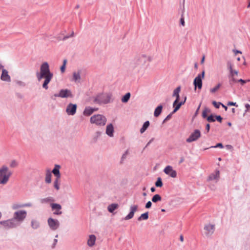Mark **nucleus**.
<instances>
[{"label":"nucleus","instance_id":"obj_1","mask_svg":"<svg viewBox=\"0 0 250 250\" xmlns=\"http://www.w3.org/2000/svg\"><path fill=\"white\" fill-rule=\"evenodd\" d=\"M152 61L150 55L142 54L134 57L130 63V68L139 74H145L148 70L149 64Z\"/></svg>","mask_w":250,"mask_h":250},{"label":"nucleus","instance_id":"obj_2","mask_svg":"<svg viewBox=\"0 0 250 250\" xmlns=\"http://www.w3.org/2000/svg\"><path fill=\"white\" fill-rule=\"evenodd\" d=\"M12 171L7 167L3 166L0 168V184H6L12 175Z\"/></svg>","mask_w":250,"mask_h":250},{"label":"nucleus","instance_id":"obj_3","mask_svg":"<svg viewBox=\"0 0 250 250\" xmlns=\"http://www.w3.org/2000/svg\"><path fill=\"white\" fill-rule=\"evenodd\" d=\"M50 75H53V74L50 71L48 63L47 62H44L41 66L40 72L36 73L37 79L40 81L43 77Z\"/></svg>","mask_w":250,"mask_h":250},{"label":"nucleus","instance_id":"obj_4","mask_svg":"<svg viewBox=\"0 0 250 250\" xmlns=\"http://www.w3.org/2000/svg\"><path fill=\"white\" fill-rule=\"evenodd\" d=\"M111 95L109 93H100L93 98L94 103L106 104L110 102Z\"/></svg>","mask_w":250,"mask_h":250},{"label":"nucleus","instance_id":"obj_5","mask_svg":"<svg viewBox=\"0 0 250 250\" xmlns=\"http://www.w3.org/2000/svg\"><path fill=\"white\" fill-rule=\"evenodd\" d=\"M90 122L98 126H104L106 122V118L103 115L96 114L90 118Z\"/></svg>","mask_w":250,"mask_h":250},{"label":"nucleus","instance_id":"obj_6","mask_svg":"<svg viewBox=\"0 0 250 250\" xmlns=\"http://www.w3.org/2000/svg\"><path fill=\"white\" fill-rule=\"evenodd\" d=\"M27 212L24 210L16 211L14 213L13 219L16 221V224L19 226L26 218Z\"/></svg>","mask_w":250,"mask_h":250},{"label":"nucleus","instance_id":"obj_7","mask_svg":"<svg viewBox=\"0 0 250 250\" xmlns=\"http://www.w3.org/2000/svg\"><path fill=\"white\" fill-rule=\"evenodd\" d=\"M0 224L2 225L6 229L15 228L18 226L16 224V221L13 218L6 221H0Z\"/></svg>","mask_w":250,"mask_h":250},{"label":"nucleus","instance_id":"obj_8","mask_svg":"<svg viewBox=\"0 0 250 250\" xmlns=\"http://www.w3.org/2000/svg\"><path fill=\"white\" fill-rule=\"evenodd\" d=\"M201 136V133L199 130L196 129L192 133L189 137L187 139L186 141L188 143H191L192 142L197 140Z\"/></svg>","mask_w":250,"mask_h":250},{"label":"nucleus","instance_id":"obj_9","mask_svg":"<svg viewBox=\"0 0 250 250\" xmlns=\"http://www.w3.org/2000/svg\"><path fill=\"white\" fill-rule=\"evenodd\" d=\"M77 108L76 104L70 103L66 108V112L68 115H74L76 112Z\"/></svg>","mask_w":250,"mask_h":250},{"label":"nucleus","instance_id":"obj_10","mask_svg":"<svg viewBox=\"0 0 250 250\" xmlns=\"http://www.w3.org/2000/svg\"><path fill=\"white\" fill-rule=\"evenodd\" d=\"M47 222L49 227L52 230L57 229L60 226V223L57 219L49 218H48Z\"/></svg>","mask_w":250,"mask_h":250},{"label":"nucleus","instance_id":"obj_11","mask_svg":"<svg viewBox=\"0 0 250 250\" xmlns=\"http://www.w3.org/2000/svg\"><path fill=\"white\" fill-rule=\"evenodd\" d=\"M204 229L206 236H210L214 233L215 226L210 224L206 225L204 226Z\"/></svg>","mask_w":250,"mask_h":250},{"label":"nucleus","instance_id":"obj_12","mask_svg":"<svg viewBox=\"0 0 250 250\" xmlns=\"http://www.w3.org/2000/svg\"><path fill=\"white\" fill-rule=\"evenodd\" d=\"M138 208V206L137 205H131L130 207V212L125 217V220H128L132 218L135 212L137 211Z\"/></svg>","mask_w":250,"mask_h":250},{"label":"nucleus","instance_id":"obj_13","mask_svg":"<svg viewBox=\"0 0 250 250\" xmlns=\"http://www.w3.org/2000/svg\"><path fill=\"white\" fill-rule=\"evenodd\" d=\"M164 171L166 174L170 176L172 178L176 177L177 172L175 170L173 169L172 167L170 166H167L165 168Z\"/></svg>","mask_w":250,"mask_h":250},{"label":"nucleus","instance_id":"obj_14","mask_svg":"<svg viewBox=\"0 0 250 250\" xmlns=\"http://www.w3.org/2000/svg\"><path fill=\"white\" fill-rule=\"evenodd\" d=\"M52 210H55L53 212L54 214L55 215H61L62 214V211L61 210L62 209V206L61 205L57 203H51L50 204Z\"/></svg>","mask_w":250,"mask_h":250},{"label":"nucleus","instance_id":"obj_15","mask_svg":"<svg viewBox=\"0 0 250 250\" xmlns=\"http://www.w3.org/2000/svg\"><path fill=\"white\" fill-rule=\"evenodd\" d=\"M59 97L62 98L68 97L72 98L73 95L70 90L67 89H62L59 92Z\"/></svg>","mask_w":250,"mask_h":250},{"label":"nucleus","instance_id":"obj_16","mask_svg":"<svg viewBox=\"0 0 250 250\" xmlns=\"http://www.w3.org/2000/svg\"><path fill=\"white\" fill-rule=\"evenodd\" d=\"M0 79L2 81L6 82H11V77L9 75L7 70L5 69H2V73L0 76Z\"/></svg>","mask_w":250,"mask_h":250},{"label":"nucleus","instance_id":"obj_17","mask_svg":"<svg viewBox=\"0 0 250 250\" xmlns=\"http://www.w3.org/2000/svg\"><path fill=\"white\" fill-rule=\"evenodd\" d=\"M193 84L195 86V89L197 87L201 89L202 87V81L201 79V75H198L194 79Z\"/></svg>","mask_w":250,"mask_h":250},{"label":"nucleus","instance_id":"obj_18","mask_svg":"<svg viewBox=\"0 0 250 250\" xmlns=\"http://www.w3.org/2000/svg\"><path fill=\"white\" fill-rule=\"evenodd\" d=\"M181 90V87L179 86L177 87L176 89L174 90L172 96L176 97V100L174 102L173 104V106H175V105L178 103L180 100V96H179V92Z\"/></svg>","mask_w":250,"mask_h":250},{"label":"nucleus","instance_id":"obj_19","mask_svg":"<svg viewBox=\"0 0 250 250\" xmlns=\"http://www.w3.org/2000/svg\"><path fill=\"white\" fill-rule=\"evenodd\" d=\"M98 109V108H92L90 106H88L85 107L83 114L85 116H88L91 115L94 111H97Z\"/></svg>","mask_w":250,"mask_h":250},{"label":"nucleus","instance_id":"obj_20","mask_svg":"<svg viewBox=\"0 0 250 250\" xmlns=\"http://www.w3.org/2000/svg\"><path fill=\"white\" fill-rule=\"evenodd\" d=\"M53 75L46 76L43 77L44 78V81L42 84V87L45 89H47L48 88V84L50 83L51 80L53 78Z\"/></svg>","mask_w":250,"mask_h":250},{"label":"nucleus","instance_id":"obj_21","mask_svg":"<svg viewBox=\"0 0 250 250\" xmlns=\"http://www.w3.org/2000/svg\"><path fill=\"white\" fill-rule=\"evenodd\" d=\"M96 240V237L94 235H89L87 242V245L90 247L94 246L95 244Z\"/></svg>","mask_w":250,"mask_h":250},{"label":"nucleus","instance_id":"obj_22","mask_svg":"<svg viewBox=\"0 0 250 250\" xmlns=\"http://www.w3.org/2000/svg\"><path fill=\"white\" fill-rule=\"evenodd\" d=\"M114 127L111 124L108 125L106 126V133L110 137H112L113 135Z\"/></svg>","mask_w":250,"mask_h":250},{"label":"nucleus","instance_id":"obj_23","mask_svg":"<svg viewBox=\"0 0 250 250\" xmlns=\"http://www.w3.org/2000/svg\"><path fill=\"white\" fill-rule=\"evenodd\" d=\"M81 71H75L73 73V81L75 82H80L81 80Z\"/></svg>","mask_w":250,"mask_h":250},{"label":"nucleus","instance_id":"obj_24","mask_svg":"<svg viewBox=\"0 0 250 250\" xmlns=\"http://www.w3.org/2000/svg\"><path fill=\"white\" fill-rule=\"evenodd\" d=\"M60 168V166L59 165H55V167L52 170L53 173L54 174L55 176H56V178L60 179L61 177V174L60 173L59 169Z\"/></svg>","mask_w":250,"mask_h":250},{"label":"nucleus","instance_id":"obj_25","mask_svg":"<svg viewBox=\"0 0 250 250\" xmlns=\"http://www.w3.org/2000/svg\"><path fill=\"white\" fill-rule=\"evenodd\" d=\"M119 205L118 204H111L107 207V210L109 212L112 213L115 209H117Z\"/></svg>","mask_w":250,"mask_h":250},{"label":"nucleus","instance_id":"obj_26","mask_svg":"<svg viewBox=\"0 0 250 250\" xmlns=\"http://www.w3.org/2000/svg\"><path fill=\"white\" fill-rule=\"evenodd\" d=\"M220 177V172L219 170H216L215 173H212L209 175L208 179L209 180H218Z\"/></svg>","mask_w":250,"mask_h":250},{"label":"nucleus","instance_id":"obj_27","mask_svg":"<svg viewBox=\"0 0 250 250\" xmlns=\"http://www.w3.org/2000/svg\"><path fill=\"white\" fill-rule=\"evenodd\" d=\"M51 173L49 169H47L46 170V175H45V182L46 183H50L51 182Z\"/></svg>","mask_w":250,"mask_h":250},{"label":"nucleus","instance_id":"obj_28","mask_svg":"<svg viewBox=\"0 0 250 250\" xmlns=\"http://www.w3.org/2000/svg\"><path fill=\"white\" fill-rule=\"evenodd\" d=\"M163 109V106L161 105H160L157 107V108L155 109L154 112V115L155 117H158L161 113L162 110Z\"/></svg>","mask_w":250,"mask_h":250},{"label":"nucleus","instance_id":"obj_29","mask_svg":"<svg viewBox=\"0 0 250 250\" xmlns=\"http://www.w3.org/2000/svg\"><path fill=\"white\" fill-rule=\"evenodd\" d=\"M54 201V199L52 197H48L41 200V202L42 203H47L50 202H53Z\"/></svg>","mask_w":250,"mask_h":250},{"label":"nucleus","instance_id":"obj_30","mask_svg":"<svg viewBox=\"0 0 250 250\" xmlns=\"http://www.w3.org/2000/svg\"><path fill=\"white\" fill-rule=\"evenodd\" d=\"M186 100V97H185V100L184 102H181L180 103L178 102V103L175 105V106H174V109L172 111V113L176 112L180 108V106L184 104Z\"/></svg>","mask_w":250,"mask_h":250},{"label":"nucleus","instance_id":"obj_31","mask_svg":"<svg viewBox=\"0 0 250 250\" xmlns=\"http://www.w3.org/2000/svg\"><path fill=\"white\" fill-rule=\"evenodd\" d=\"M149 121H146V122H145L142 127L140 129V132L141 133H144L146 130V129L147 128V127L149 126Z\"/></svg>","mask_w":250,"mask_h":250},{"label":"nucleus","instance_id":"obj_32","mask_svg":"<svg viewBox=\"0 0 250 250\" xmlns=\"http://www.w3.org/2000/svg\"><path fill=\"white\" fill-rule=\"evenodd\" d=\"M148 218V212H146L144 213H143L141 215V216L138 218V220L140 221L142 220H147Z\"/></svg>","mask_w":250,"mask_h":250},{"label":"nucleus","instance_id":"obj_33","mask_svg":"<svg viewBox=\"0 0 250 250\" xmlns=\"http://www.w3.org/2000/svg\"><path fill=\"white\" fill-rule=\"evenodd\" d=\"M162 198L159 194H155L152 198V201L153 203H156L158 201H161Z\"/></svg>","mask_w":250,"mask_h":250},{"label":"nucleus","instance_id":"obj_34","mask_svg":"<svg viewBox=\"0 0 250 250\" xmlns=\"http://www.w3.org/2000/svg\"><path fill=\"white\" fill-rule=\"evenodd\" d=\"M130 97V93H126L122 98V102L123 103H126L129 100V98Z\"/></svg>","mask_w":250,"mask_h":250},{"label":"nucleus","instance_id":"obj_35","mask_svg":"<svg viewBox=\"0 0 250 250\" xmlns=\"http://www.w3.org/2000/svg\"><path fill=\"white\" fill-rule=\"evenodd\" d=\"M229 83L231 85H232L235 83L238 82V80L236 79L234 76H229Z\"/></svg>","mask_w":250,"mask_h":250},{"label":"nucleus","instance_id":"obj_36","mask_svg":"<svg viewBox=\"0 0 250 250\" xmlns=\"http://www.w3.org/2000/svg\"><path fill=\"white\" fill-rule=\"evenodd\" d=\"M39 223L36 221L33 220L31 222V226L33 229H36L39 227Z\"/></svg>","mask_w":250,"mask_h":250},{"label":"nucleus","instance_id":"obj_37","mask_svg":"<svg viewBox=\"0 0 250 250\" xmlns=\"http://www.w3.org/2000/svg\"><path fill=\"white\" fill-rule=\"evenodd\" d=\"M155 186L157 187H162L163 186V183L160 177L157 178V181L155 182Z\"/></svg>","mask_w":250,"mask_h":250},{"label":"nucleus","instance_id":"obj_38","mask_svg":"<svg viewBox=\"0 0 250 250\" xmlns=\"http://www.w3.org/2000/svg\"><path fill=\"white\" fill-rule=\"evenodd\" d=\"M67 63V60L66 59L63 60V64L60 68L61 71L62 73H64L65 70L66 64Z\"/></svg>","mask_w":250,"mask_h":250},{"label":"nucleus","instance_id":"obj_39","mask_svg":"<svg viewBox=\"0 0 250 250\" xmlns=\"http://www.w3.org/2000/svg\"><path fill=\"white\" fill-rule=\"evenodd\" d=\"M221 85V83H218L216 86L210 89V92L212 93H215L216 91H217L219 89Z\"/></svg>","mask_w":250,"mask_h":250},{"label":"nucleus","instance_id":"obj_40","mask_svg":"<svg viewBox=\"0 0 250 250\" xmlns=\"http://www.w3.org/2000/svg\"><path fill=\"white\" fill-rule=\"evenodd\" d=\"M54 187L57 190H59L60 189L59 179H56L54 182Z\"/></svg>","mask_w":250,"mask_h":250},{"label":"nucleus","instance_id":"obj_41","mask_svg":"<svg viewBox=\"0 0 250 250\" xmlns=\"http://www.w3.org/2000/svg\"><path fill=\"white\" fill-rule=\"evenodd\" d=\"M12 208L13 209H17L18 208H23V206L22 204H15L13 205Z\"/></svg>","mask_w":250,"mask_h":250},{"label":"nucleus","instance_id":"obj_42","mask_svg":"<svg viewBox=\"0 0 250 250\" xmlns=\"http://www.w3.org/2000/svg\"><path fill=\"white\" fill-rule=\"evenodd\" d=\"M207 120L209 122H213L215 121V117L212 115H211L208 117Z\"/></svg>","mask_w":250,"mask_h":250},{"label":"nucleus","instance_id":"obj_43","mask_svg":"<svg viewBox=\"0 0 250 250\" xmlns=\"http://www.w3.org/2000/svg\"><path fill=\"white\" fill-rule=\"evenodd\" d=\"M209 112V110L208 108H205L202 112V116L203 118H206L207 117V114L208 112Z\"/></svg>","mask_w":250,"mask_h":250},{"label":"nucleus","instance_id":"obj_44","mask_svg":"<svg viewBox=\"0 0 250 250\" xmlns=\"http://www.w3.org/2000/svg\"><path fill=\"white\" fill-rule=\"evenodd\" d=\"M246 109L245 111L244 114L247 112H250V104H246L245 105Z\"/></svg>","mask_w":250,"mask_h":250},{"label":"nucleus","instance_id":"obj_45","mask_svg":"<svg viewBox=\"0 0 250 250\" xmlns=\"http://www.w3.org/2000/svg\"><path fill=\"white\" fill-rule=\"evenodd\" d=\"M10 166L12 167H16L18 166V163L16 161L13 160L11 162Z\"/></svg>","mask_w":250,"mask_h":250},{"label":"nucleus","instance_id":"obj_46","mask_svg":"<svg viewBox=\"0 0 250 250\" xmlns=\"http://www.w3.org/2000/svg\"><path fill=\"white\" fill-rule=\"evenodd\" d=\"M238 72L236 70H232L230 72V76H235V75H238Z\"/></svg>","mask_w":250,"mask_h":250},{"label":"nucleus","instance_id":"obj_47","mask_svg":"<svg viewBox=\"0 0 250 250\" xmlns=\"http://www.w3.org/2000/svg\"><path fill=\"white\" fill-rule=\"evenodd\" d=\"M216 147H220V148H223V146L222 143H218L215 146H211L209 148H216Z\"/></svg>","mask_w":250,"mask_h":250},{"label":"nucleus","instance_id":"obj_48","mask_svg":"<svg viewBox=\"0 0 250 250\" xmlns=\"http://www.w3.org/2000/svg\"><path fill=\"white\" fill-rule=\"evenodd\" d=\"M212 104H213V105L217 108H219V106H220V105H221V103H217L215 101H213L212 102Z\"/></svg>","mask_w":250,"mask_h":250},{"label":"nucleus","instance_id":"obj_49","mask_svg":"<svg viewBox=\"0 0 250 250\" xmlns=\"http://www.w3.org/2000/svg\"><path fill=\"white\" fill-rule=\"evenodd\" d=\"M16 83L17 84H18L19 85L21 86H24L25 85V83L21 81H17L16 82Z\"/></svg>","mask_w":250,"mask_h":250},{"label":"nucleus","instance_id":"obj_50","mask_svg":"<svg viewBox=\"0 0 250 250\" xmlns=\"http://www.w3.org/2000/svg\"><path fill=\"white\" fill-rule=\"evenodd\" d=\"M173 113H172V112L170 113L169 114H168L167 117L165 119V120H164L163 122H165L166 121H167V120H169L171 117V115L172 114H173Z\"/></svg>","mask_w":250,"mask_h":250},{"label":"nucleus","instance_id":"obj_51","mask_svg":"<svg viewBox=\"0 0 250 250\" xmlns=\"http://www.w3.org/2000/svg\"><path fill=\"white\" fill-rule=\"evenodd\" d=\"M227 65H228V68H229V72H230L232 70H233V69H232V64H231V62H228V63H227Z\"/></svg>","mask_w":250,"mask_h":250},{"label":"nucleus","instance_id":"obj_52","mask_svg":"<svg viewBox=\"0 0 250 250\" xmlns=\"http://www.w3.org/2000/svg\"><path fill=\"white\" fill-rule=\"evenodd\" d=\"M151 205H152V203L150 201H148L146 203L145 207L146 208H149L151 207Z\"/></svg>","mask_w":250,"mask_h":250},{"label":"nucleus","instance_id":"obj_53","mask_svg":"<svg viewBox=\"0 0 250 250\" xmlns=\"http://www.w3.org/2000/svg\"><path fill=\"white\" fill-rule=\"evenodd\" d=\"M215 117H216V119L218 122H219L220 123H221L222 122V117L220 115L216 116Z\"/></svg>","mask_w":250,"mask_h":250},{"label":"nucleus","instance_id":"obj_54","mask_svg":"<svg viewBox=\"0 0 250 250\" xmlns=\"http://www.w3.org/2000/svg\"><path fill=\"white\" fill-rule=\"evenodd\" d=\"M23 208L24 207H30L32 206V204L30 203L22 204Z\"/></svg>","mask_w":250,"mask_h":250},{"label":"nucleus","instance_id":"obj_55","mask_svg":"<svg viewBox=\"0 0 250 250\" xmlns=\"http://www.w3.org/2000/svg\"><path fill=\"white\" fill-rule=\"evenodd\" d=\"M238 82H240V83H241L242 85H244L245 83H246V81H245V80L241 79L238 80Z\"/></svg>","mask_w":250,"mask_h":250},{"label":"nucleus","instance_id":"obj_56","mask_svg":"<svg viewBox=\"0 0 250 250\" xmlns=\"http://www.w3.org/2000/svg\"><path fill=\"white\" fill-rule=\"evenodd\" d=\"M228 105H234V106H238V105H236V103H233L232 102H229L228 104Z\"/></svg>","mask_w":250,"mask_h":250},{"label":"nucleus","instance_id":"obj_57","mask_svg":"<svg viewBox=\"0 0 250 250\" xmlns=\"http://www.w3.org/2000/svg\"><path fill=\"white\" fill-rule=\"evenodd\" d=\"M180 23L182 26H185V21L183 17H182L180 19Z\"/></svg>","mask_w":250,"mask_h":250},{"label":"nucleus","instance_id":"obj_58","mask_svg":"<svg viewBox=\"0 0 250 250\" xmlns=\"http://www.w3.org/2000/svg\"><path fill=\"white\" fill-rule=\"evenodd\" d=\"M127 155H126L125 153L123 154L122 155V158H121V163H122L124 161V160L126 158Z\"/></svg>","mask_w":250,"mask_h":250},{"label":"nucleus","instance_id":"obj_59","mask_svg":"<svg viewBox=\"0 0 250 250\" xmlns=\"http://www.w3.org/2000/svg\"><path fill=\"white\" fill-rule=\"evenodd\" d=\"M56 97H59V93L54 94L52 96H51V99L53 100H55Z\"/></svg>","mask_w":250,"mask_h":250},{"label":"nucleus","instance_id":"obj_60","mask_svg":"<svg viewBox=\"0 0 250 250\" xmlns=\"http://www.w3.org/2000/svg\"><path fill=\"white\" fill-rule=\"evenodd\" d=\"M209 128H210V125H209V124H208L206 125V130H207V132H208L209 131Z\"/></svg>","mask_w":250,"mask_h":250},{"label":"nucleus","instance_id":"obj_61","mask_svg":"<svg viewBox=\"0 0 250 250\" xmlns=\"http://www.w3.org/2000/svg\"><path fill=\"white\" fill-rule=\"evenodd\" d=\"M54 244H53V246H52V248H54L55 247V246L56 245V243H57V239H55L54 240Z\"/></svg>","mask_w":250,"mask_h":250},{"label":"nucleus","instance_id":"obj_62","mask_svg":"<svg viewBox=\"0 0 250 250\" xmlns=\"http://www.w3.org/2000/svg\"><path fill=\"white\" fill-rule=\"evenodd\" d=\"M200 75H201V79H203L204 78V76H205V71H203L202 73L201 74H200Z\"/></svg>","mask_w":250,"mask_h":250},{"label":"nucleus","instance_id":"obj_63","mask_svg":"<svg viewBox=\"0 0 250 250\" xmlns=\"http://www.w3.org/2000/svg\"><path fill=\"white\" fill-rule=\"evenodd\" d=\"M226 147L228 149H232V146L230 145H228L226 146Z\"/></svg>","mask_w":250,"mask_h":250},{"label":"nucleus","instance_id":"obj_64","mask_svg":"<svg viewBox=\"0 0 250 250\" xmlns=\"http://www.w3.org/2000/svg\"><path fill=\"white\" fill-rule=\"evenodd\" d=\"M180 240L181 242H183L184 241V237L182 235H181L180 236Z\"/></svg>","mask_w":250,"mask_h":250}]
</instances>
